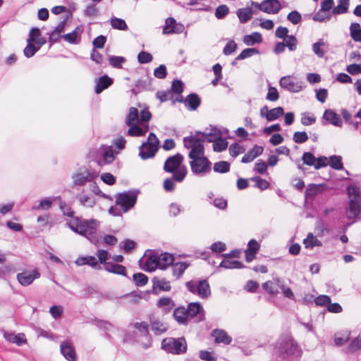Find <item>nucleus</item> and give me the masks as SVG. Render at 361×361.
<instances>
[{
    "instance_id": "f257e3e1",
    "label": "nucleus",
    "mask_w": 361,
    "mask_h": 361,
    "mask_svg": "<svg viewBox=\"0 0 361 361\" xmlns=\"http://www.w3.org/2000/svg\"><path fill=\"white\" fill-rule=\"evenodd\" d=\"M202 132H196L195 135L185 137L183 138L184 147L187 149H191L188 157L192 161L190 162L192 172L200 171L197 168V163L202 162L203 168L201 171H207L209 169V159L204 157V149L203 146L204 140L200 137Z\"/></svg>"
},
{
    "instance_id": "f03ea898",
    "label": "nucleus",
    "mask_w": 361,
    "mask_h": 361,
    "mask_svg": "<svg viewBox=\"0 0 361 361\" xmlns=\"http://www.w3.org/2000/svg\"><path fill=\"white\" fill-rule=\"evenodd\" d=\"M274 355L282 360L300 361L302 350L291 335H282L276 342Z\"/></svg>"
},
{
    "instance_id": "7ed1b4c3",
    "label": "nucleus",
    "mask_w": 361,
    "mask_h": 361,
    "mask_svg": "<svg viewBox=\"0 0 361 361\" xmlns=\"http://www.w3.org/2000/svg\"><path fill=\"white\" fill-rule=\"evenodd\" d=\"M67 226L73 232L85 237L91 243L96 244L98 242L97 230L99 222L97 220L73 217L67 223Z\"/></svg>"
},
{
    "instance_id": "20e7f679",
    "label": "nucleus",
    "mask_w": 361,
    "mask_h": 361,
    "mask_svg": "<svg viewBox=\"0 0 361 361\" xmlns=\"http://www.w3.org/2000/svg\"><path fill=\"white\" fill-rule=\"evenodd\" d=\"M183 159V156L177 153L168 157L165 161L164 170L166 172L173 173L175 181L182 182L187 175V168L182 164Z\"/></svg>"
},
{
    "instance_id": "39448f33",
    "label": "nucleus",
    "mask_w": 361,
    "mask_h": 361,
    "mask_svg": "<svg viewBox=\"0 0 361 361\" xmlns=\"http://www.w3.org/2000/svg\"><path fill=\"white\" fill-rule=\"evenodd\" d=\"M161 348L168 353L181 355L187 351V342L184 337L165 338L162 340Z\"/></svg>"
},
{
    "instance_id": "423d86ee",
    "label": "nucleus",
    "mask_w": 361,
    "mask_h": 361,
    "mask_svg": "<svg viewBox=\"0 0 361 361\" xmlns=\"http://www.w3.org/2000/svg\"><path fill=\"white\" fill-rule=\"evenodd\" d=\"M185 286L190 293L198 295L201 298L207 299L211 295L210 286L206 279L191 280L186 282Z\"/></svg>"
},
{
    "instance_id": "0eeeda50",
    "label": "nucleus",
    "mask_w": 361,
    "mask_h": 361,
    "mask_svg": "<svg viewBox=\"0 0 361 361\" xmlns=\"http://www.w3.org/2000/svg\"><path fill=\"white\" fill-rule=\"evenodd\" d=\"M137 196V193L133 191L119 193L116 197V204L121 206L123 212H127L135 204Z\"/></svg>"
},
{
    "instance_id": "6e6552de",
    "label": "nucleus",
    "mask_w": 361,
    "mask_h": 361,
    "mask_svg": "<svg viewBox=\"0 0 361 361\" xmlns=\"http://www.w3.org/2000/svg\"><path fill=\"white\" fill-rule=\"evenodd\" d=\"M186 311L188 319L195 318V322H200L204 319V311L200 302L190 303Z\"/></svg>"
},
{
    "instance_id": "1a4fd4ad",
    "label": "nucleus",
    "mask_w": 361,
    "mask_h": 361,
    "mask_svg": "<svg viewBox=\"0 0 361 361\" xmlns=\"http://www.w3.org/2000/svg\"><path fill=\"white\" fill-rule=\"evenodd\" d=\"M183 30V25L177 23L173 18L170 17L166 19L162 32L164 35L180 34Z\"/></svg>"
},
{
    "instance_id": "9d476101",
    "label": "nucleus",
    "mask_w": 361,
    "mask_h": 361,
    "mask_svg": "<svg viewBox=\"0 0 361 361\" xmlns=\"http://www.w3.org/2000/svg\"><path fill=\"white\" fill-rule=\"evenodd\" d=\"M280 86L290 92H298L302 89L300 82L290 76H283L280 79Z\"/></svg>"
},
{
    "instance_id": "9b49d317",
    "label": "nucleus",
    "mask_w": 361,
    "mask_h": 361,
    "mask_svg": "<svg viewBox=\"0 0 361 361\" xmlns=\"http://www.w3.org/2000/svg\"><path fill=\"white\" fill-rule=\"evenodd\" d=\"M39 273L36 270L25 271L18 274L17 279L21 285L27 286L30 285L33 281L39 278Z\"/></svg>"
},
{
    "instance_id": "f8f14e48",
    "label": "nucleus",
    "mask_w": 361,
    "mask_h": 361,
    "mask_svg": "<svg viewBox=\"0 0 361 361\" xmlns=\"http://www.w3.org/2000/svg\"><path fill=\"white\" fill-rule=\"evenodd\" d=\"M159 147L155 145L142 143L140 147L139 156L142 159L145 160L155 156Z\"/></svg>"
},
{
    "instance_id": "ddd939ff",
    "label": "nucleus",
    "mask_w": 361,
    "mask_h": 361,
    "mask_svg": "<svg viewBox=\"0 0 361 361\" xmlns=\"http://www.w3.org/2000/svg\"><path fill=\"white\" fill-rule=\"evenodd\" d=\"M97 176V174L94 172H90L86 170L84 173H78L73 176V183L75 185H82L87 182H90Z\"/></svg>"
},
{
    "instance_id": "4468645a",
    "label": "nucleus",
    "mask_w": 361,
    "mask_h": 361,
    "mask_svg": "<svg viewBox=\"0 0 361 361\" xmlns=\"http://www.w3.org/2000/svg\"><path fill=\"white\" fill-rule=\"evenodd\" d=\"M60 350L63 357L68 361H75L76 353L71 342L66 341L61 342Z\"/></svg>"
},
{
    "instance_id": "2eb2a0df",
    "label": "nucleus",
    "mask_w": 361,
    "mask_h": 361,
    "mask_svg": "<svg viewBox=\"0 0 361 361\" xmlns=\"http://www.w3.org/2000/svg\"><path fill=\"white\" fill-rule=\"evenodd\" d=\"M4 337L8 342L15 343L18 346L26 343L24 334H15L11 331H4Z\"/></svg>"
},
{
    "instance_id": "dca6fc26",
    "label": "nucleus",
    "mask_w": 361,
    "mask_h": 361,
    "mask_svg": "<svg viewBox=\"0 0 361 361\" xmlns=\"http://www.w3.org/2000/svg\"><path fill=\"white\" fill-rule=\"evenodd\" d=\"M95 82L94 92L96 94H100L104 90L111 85L114 81L107 75H104L97 79Z\"/></svg>"
},
{
    "instance_id": "f3484780",
    "label": "nucleus",
    "mask_w": 361,
    "mask_h": 361,
    "mask_svg": "<svg viewBox=\"0 0 361 361\" xmlns=\"http://www.w3.org/2000/svg\"><path fill=\"white\" fill-rule=\"evenodd\" d=\"M346 192L349 202L361 204V190L359 186L350 185L347 187Z\"/></svg>"
},
{
    "instance_id": "a211bd4d",
    "label": "nucleus",
    "mask_w": 361,
    "mask_h": 361,
    "mask_svg": "<svg viewBox=\"0 0 361 361\" xmlns=\"http://www.w3.org/2000/svg\"><path fill=\"white\" fill-rule=\"evenodd\" d=\"M185 107L190 110H196L201 104V99L196 93H190L184 99Z\"/></svg>"
},
{
    "instance_id": "6ab92c4d",
    "label": "nucleus",
    "mask_w": 361,
    "mask_h": 361,
    "mask_svg": "<svg viewBox=\"0 0 361 361\" xmlns=\"http://www.w3.org/2000/svg\"><path fill=\"white\" fill-rule=\"evenodd\" d=\"M263 151V147L255 145L252 149L249 150L243 157L241 160L242 163H250L256 157L261 155Z\"/></svg>"
},
{
    "instance_id": "aec40b11",
    "label": "nucleus",
    "mask_w": 361,
    "mask_h": 361,
    "mask_svg": "<svg viewBox=\"0 0 361 361\" xmlns=\"http://www.w3.org/2000/svg\"><path fill=\"white\" fill-rule=\"evenodd\" d=\"M174 257L173 255L164 252L160 255L157 254L158 268L161 269H165L169 266L173 264Z\"/></svg>"
},
{
    "instance_id": "412c9836",
    "label": "nucleus",
    "mask_w": 361,
    "mask_h": 361,
    "mask_svg": "<svg viewBox=\"0 0 361 361\" xmlns=\"http://www.w3.org/2000/svg\"><path fill=\"white\" fill-rule=\"evenodd\" d=\"M323 118L335 126L341 127L342 126V120L340 116L331 109L325 110Z\"/></svg>"
},
{
    "instance_id": "4be33fe9",
    "label": "nucleus",
    "mask_w": 361,
    "mask_h": 361,
    "mask_svg": "<svg viewBox=\"0 0 361 361\" xmlns=\"http://www.w3.org/2000/svg\"><path fill=\"white\" fill-rule=\"evenodd\" d=\"M152 330L156 335H160L166 332L168 329L166 324L161 322L159 319L152 317L149 319Z\"/></svg>"
},
{
    "instance_id": "5701e85b",
    "label": "nucleus",
    "mask_w": 361,
    "mask_h": 361,
    "mask_svg": "<svg viewBox=\"0 0 361 361\" xmlns=\"http://www.w3.org/2000/svg\"><path fill=\"white\" fill-rule=\"evenodd\" d=\"M212 336L214 337L215 342L218 343H223L226 345H228L232 341L231 337L224 330L214 329L212 332Z\"/></svg>"
},
{
    "instance_id": "b1692460",
    "label": "nucleus",
    "mask_w": 361,
    "mask_h": 361,
    "mask_svg": "<svg viewBox=\"0 0 361 361\" xmlns=\"http://www.w3.org/2000/svg\"><path fill=\"white\" fill-rule=\"evenodd\" d=\"M361 214V204L348 202V208L346 210V217L354 219Z\"/></svg>"
},
{
    "instance_id": "393cba45",
    "label": "nucleus",
    "mask_w": 361,
    "mask_h": 361,
    "mask_svg": "<svg viewBox=\"0 0 361 361\" xmlns=\"http://www.w3.org/2000/svg\"><path fill=\"white\" fill-rule=\"evenodd\" d=\"M264 12L267 13L276 14L281 8L278 0H264Z\"/></svg>"
},
{
    "instance_id": "a878e982",
    "label": "nucleus",
    "mask_w": 361,
    "mask_h": 361,
    "mask_svg": "<svg viewBox=\"0 0 361 361\" xmlns=\"http://www.w3.org/2000/svg\"><path fill=\"white\" fill-rule=\"evenodd\" d=\"M104 269L108 271L113 274L121 275V276H126V269L124 266L115 264L111 262H109L107 264H105V267Z\"/></svg>"
},
{
    "instance_id": "bb28decb",
    "label": "nucleus",
    "mask_w": 361,
    "mask_h": 361,
    "mask_svg": "<svg viewBox=\"0 0 361 361\" xmlns=\"http://www.w3.org/2000/svg\"><path fill=\"white\" fill-rule=\"evenodd\" d=\"M200 135L204 137V140H207L209 142H213L221 137V133L216 127H212L209 132H202Z\"/></svg>"
},
{
    "instance_id": "cd10ccee",
    "label": "nucleus",
    "mask_w": 361,
    "mask_h": 361,
    "mask_svg": "<svg viewBox=\"0 0 361 361\" xmlns=\"http://www.w3.org/2000/svg\"><path fill=\"white\" fill-rule=\"evenodd\" d=\"M66 21L67 18L62 20L49 34V41L51 42L54 43L59 41L61 33H62L64 31Z\"/></svg>"
},
{
    "instance_id": "c85d7f7f",
    "label": "nucleus",
    "mask_w": 361,
    "mask_h": 361,
    "mask_svg": "<svg viewBox=\"0 0 361 361\" xmlns=\"http://www.w3.org/2000/svg\"><path fill=\"white\" fill-rule=\"evenodd\" d=\"M157 254L148 256L142 269L148 272H152L158 268Z\"/></svg>"
},
{
    "instance_id": "c756f323",
    "label": "nucleus",
    "mask_w": 361,
    "mask_h": 361,
    "mask_svg": "<svg viewBox=\"0 0 361 361\" xmlns=\"http://www.w3.org/2000/svg\"><path fill=\"white\" fill-rule=\"evenodd\" d=\"M237 16L241 23H245L250 20L253 15L250 8H239L236 12Z\"/></svg>"
},
{
    "instance_id": "7c9ffc66",
    "label": "nucleus",
    "mask_w": 361,
    "mask_h": 361,
    "mask_svg": "<svg viewBox=\"0 0 361 361\" xmlns=\"http://www.w3.org/2000/svg\"><path fill=\"white\" fill-rule=\"evenodd\" d=\"M173 317L175 319L181 324H186L188 317L187 315L186 309L184 307H179L175 309L173 312Z\"/></svg>"
},
{
    "instance_id": "2f4dec72",
    "label": "nucleus",
    "mask_w": 361,
    "mask_h": 361,
    "mask_svg": "<svg viewBox=\"0 0 361 361\" xmlns=\"http://www.w3.org/2000/svg\"><path fill=\"white\" fill-rule=\"evenodd\" d=\"M138 121H140L138 110L135 107H130L126 118V124L132 126L137 124Z\"/></svg>"
},
{
    "instance_id": "473e14b6",
    "label": "nucleus",
    "mask_w": 361,
    "mask_h": 361,
    "mask_svg": "<svg viewBox=\"0 0 361 361\" xmlns=\"http://www.w3.org/2000/svg\"><path fill=\"white\" fill-rule=\"evenodd\" d=\"M303 244L306 248H313L314 247H321L322 243L312 233H309L306 238L303 240Z\"/></svg>"
},
{
    "instance_id": "72a5a7b5",
    "label": "nucleus",
    "mask_w": 361,
    "mask_h": 361,
    "mask_svg": "<svg viewBox=\"0 0 361 361\" xmlns=\"http://www.w3.org/2000/svg\"><path fill=\"white\" fill-rule=\"evenodd\" d=\"M82 32V28L80 26H78L73 32L64 35L62 37L65 41L71 44H78L79 42V41H78V34L81 33Z\"/></svg>"
},
{
    "instance_id": "f704fd0d",
    "label": "nucleus",
    "mask_w": 361,
    "mask_h": 361,
    "mask_svg": "<svg viewBox=\"0 0 361 361\" xmlns=\"http://www.w3.org/2000/svg\"><path fill=\"white\" fill-rule=\"evenodd\" d=\"M153 288H159L160 290L169 291L171 290L170 283L166 279H159L157 277L152 279Z\"/></svg>"
},
{
    "instance_id": "c9c22d12",
    "label": "nucleus",
    "mask_w": 361,
    "mask_h": 361,
    "mask_svg": "<svg viewBox=\"0 0 361 361\" xmlns=\"http://www.w3.org/2000/svg\"><path fill=\"white\" fill-rule=\"evenodd\" d=\"M322 185L310 184L305 190V197L313 199L317 194L321 192Z\"/></svg>"
},
{
    "instance_id": "e433bc0d",
    "label": "nucleus",
    "mask_w": 361,
    "mask_h": 361,
    "mask_svg": "<svg viewBox=\"0 0 361 361\" xmlns=\"http://www.w3.org/2000/svg\"><path fill=\"white\" fill-rule=\"evenodd\" d=\"M173 274L177 279H179L184 273L185 270L188 267L189 264L186 262H176L172 264Z\"/></svg>"
},
{
    "instance_id": "4c0bfd02",
    "label": "nucleus",
    "mask_w": 361,
    "mask_h": 361,
    "mask_svg": "<svg viewBox=\"0 0 361 361\" xmlns=\"http://www.w3.org/2000/svg\"><path fill=\"white\" fill-rule=\"evenodd\" d=\"M243 42L248 46L254 45L255 43H260L262 42V35L259 32H253L251 35H245L243 37Z\"/></svg>"
},
{
    "instance_id": "58836bf2",
    "label": "nucleus",
    "mask_w": 361,
    "mask_h": 361,
    "mask_svg": "<svg viewBox=\"0 0 361 361\" xmlns=\"http://www.w3.org/2000/svg\"><path fill=\"white\" fill-rule=\"evenodd\" d=\"M327 46L328 44L322 39H320L312 44V51L319 58H322L325 53L323 48Z\"/></svg>"
},
{
    "instance_id": "ea45409f",
    "label": "nucleus",
    "mask_w": 361,
    "mask_h": 361,
    "mask_svg": "<svg viewBox=\"0 0 361 361\" xmlns=\"http://www.w3.org/2000/svg\"><path fill=\"white\" fill-rule=\"evenodd\" d=\"M284 111L283 109L281 106L274 108L271 110H269V112L266 114V119L268 121H275L279 118L280 116L283 115Z\"/></svg>"
},
{
    "instance_id": "a19ab883",
    "label": "nucleus",
    "mask_w": 361,
    "mask_h": 361,
    "mask_svg": "<svg viewBox=\"0 0 361 361\" xmlns=\"http://www.w3.org/2000/svg\"><path fill=\"white\" fill-rule=\"evenodd\" d=\"M350 4V0H340L339 4L333 8L332 13L334 15H339L345 13L348 11V7Z\"/></svg>"
},
{
    "instance_id": "79ce46f5",
    "label": "nucleus",
    "mask_w": 361,
    "mask_h": 361,
    "mask_svg": "<svg viewBox=\"0 0 361 361\" xmlns=\"http://www.w3.org/2000/svg\"><path fill=\"white\" fill-rule=\"evenodd\" d=\"M110 24L112 28L118 30H127L128 27L123 19L112 17L110 19Z\"/></svg>"
},
{
    "instance_id": "37998d69",
    "label": "nucleus",
    "mask_w": 361,
    "mask_h": 361,
    "mask_svg": "<svg viewBox=\"0 0 361 361\" xmlns=\"http://www.w3.org/2000/svg\"><path fill=\"white\" fill-rule=\"evenodd\" d=\"M262 287L271 296H276L279 293L276 288V279L266 281L262 284Z\"/></svg>"
},
{
    "instance_id": "c03bdc74",
    "label": "nucleus",
    "mask_w": 361,
    "mask_h": 361,
    "mask_svg": "<svg viewBox=\"0 0 361 361\" xmlns=\"http://www.w3.org/2000/svg\"><path fill=\"white\" fill-rule=\"evenodd\" d=\"M350 36L355 42H361V27L359 23H353L350 27Z\"/></svg>"
},
{
    "instance_id": "a18cd8bd",
    "label": "nucleus",
    "mask_w": 361,
    "mask_h": 361,
    "mask_svg": "<svg viewBox=\"0 0 361 361\" xmlns=\"http://www.w3.org/2000/svg\"><path fill=\"white\" fill-rule=\"evenodd\" d=\"M27 44L24 49L23 53L27 58H30L39 50V47H37L33 44V39L31 38L27 39Z\"/></svg>"
},
{
    "instance_id": "49530a36",
    "label": "nucleus",
    "mask_w": 361,
    "mask_h": 361,
    "mask_svg": "<svg viewBox=\"0 0 361 361\" xmlns=\"http://www.w3.org/2000/svg\"><path fill=\"white\" fill-rule=\"evenodd\" d=\"M214 171L216 173H225L230 170V164L226 161H220L214 164Z\"/></svg>"
},
{
    "instance_id": "de8ad7c7",
    "label": "nucleus",
    "mask_w": 361,
    "mask_h": 361,
    "mask_svg": "<svg viewBox=\"0 0 361 361\" xmlns=\"http://www.w3.org/2000/svg\"><path fill=\"white\" fill-rule=\"evenodd\" d=\"M220 267L225 269H240L243 267L242 263L237 260L231 261L229 259H224L219 265Z\"/></svg>"
},
{
    "instance_id": "09e8293b",
    "label": "nucleus",
    "mask_w": 361,
    "mask_h": 361,
    "mask_svg": "<svg viewBox=\"0 0 361 361\" xmlns=\"http://www.w3.org/2000/svg\"><path fill=\"white\" fill-rule=\"evenodd\" d=\"M257 54H259V50L257 49L247 48L241 51V53L236 57L235 60H243Z\"/></svg>"
},
{
    "instance_id": "8fccbe9b",
    "label": "nucleus",
    "mask_w": 361,
    "mask_h": 361,
    "mask_svg": "<svg viewBox=\"0 0 361 361\" xmlns=\"http://www.w3.org/2000/svg\"><path fill=\"white\" fill-rule=\"evenodd\" d=\"M341 159H342L341 156H331L329 157V165L334 169L341 170L343 168Z\"/></svg>"
},
{
    "instance_id": "3c124183",
    "label": "nucleus",
    "mask_w": 361,
    "mask_h": 361,
    "mask_svg": "<svg viewBox=\"0 0 361 361\" xmlns=\"http://www.w3.org/2000/svg\"><path fill=\"white\" fill-rule=\"evenodd\" d=\"M213 142V149L215 152H222L226 149L228 145V142L226 141V140L221 138V137Z\"/></svg>"
},
{
    "instance_id": "603ef678",
    "label": "nucleus",
    "mask_w": 361,
    "mask_h": 361,
    "mask_svg": "<svg viewBox=\"0 0 361 361\" xmlns=\"http://www.w3.org/2000/svg\"><path fill=\"white\" fill-rule=\"evenodd\" d=\"M133 279L137 286H143L148 282V277L142 273L134 274Z\"/></svg>"
},
{
    "instance_id": "864d4df0",
    "label": "nucleus",
    "mask_w": 361,
    "mask_h": 361,
    "mask_svg": "<svg viewBox=\"0 0 361 361\" xmlns=\"http://www.w3.org/2000/svg\"><path fill=\"white\" fill-rule=\"evenodd\" d=\"M171 94H180L183 91V83L180 80H174L172 82L171 89L169 90Z\"/></svg>"
},
{
    "instance_id": "5fc2aeb1",
    "label": "nucleus",
    "mask_w": 361,
    "mask_h": 361,
    "mask_svg": "<svg viewBox=\"0 0 361 361\" xmlns=\"http://www.w3.org/2000/svg\"><path fill=\"white\" fill-rule=\"evenodd\" d=\"M130 128L128 130V134L130 136H144L146 133V130H144L142 128L139 127L137 124H133L132 126H128Z\"/></svg>"
},
{
    "instance_id": "6e6d98bb",
    "label": "nucleus",
    "mask_w": 361,
    "mask_h": 361,
    "mask_svg": "<svg viewBox=\"0 0 361 361\" xmlns=\"http://www.w3.org/2000/svg\"><path fill=\"white\" fill-rule=\"evenodd\" d=\"M229 13V8L225 4L219 5L215 10V17L217 19L224 18Z\"/></svg>"
},
{
    "instance_id": "4d7b16f0",
    "label": "nucleus",
    "mask_w": 361,
    "mask_h": 361,
    "mask_svg": "<svg viewBox=\"0 0 361 361\" xmlns=\"http://www.w3.org/2000/svg\"><path fill=\"white\" fill-rule=\"evenodd\" d=\"M151 80L152 78L137 80L135 85V87L137 89V92L149 90V87L151 86Z\"/></svg>"
},
{
    "instance_id": "13d9d810",
    "label": "nucleus",
    "mask_w": 361,
    "mask_h": 361,
    "mask_svg": "<svg viewBox=\"0 0 361 361\" xmlns=\"http://www.w3.org/2000/svg\"><path fill=\"white\" fill-rule=\"evenodd\" d=\"M153 60L152 55L147 51H140L137 55V61L141 64L148 63Z\"/></svg>"
},
{
    "instance_id": "bf43d9fd",
    "label": "nucleus",
    "mask_w": 361,
    "mask_h": 361,
    "mask_svg": "<svg viewBox=\"0 0 361 361\" xmlns=\"http://www.w3.org/2000/svg\"><path fill=\"white\" fill-rule=\"evenodd\" d=\"M293 140L295 143L302 144L307 141L308 135L305 131H297L294 133Z\"/></svg>"
},
{
    "instance_id": "052dcab7",
    "label": "nucleus",
    "mask_w": 361,
    "mask_h": 361,
    "mask_svg": "<svg viewBox=\"0 0 361 361\" xmlns=\"http://www.w3.org/2000/svg\"><path fill=\"white\" fill-rule=\"evenodd\" d=\"M302 160L305 164L314 167L317 158L311 152H307L303 153Z\"/></svg>"
},
{
    "instance_id": "680f3d73",
    "label": "nucleus",
    "mask_w": 361,
    "mask_h": 361,
    "mask_svg": "<svg viewBox=\"0 0 361 361\" xmlns=\"http://www.w3.org/2000/svg\"><path fill=\"white\" fill-rule=\"evenodd\" d=\"M252 180L255 182V187L263 190L269 187V183L259 176H255L251 178Z\"/></svg>"
},
{
    "instance_id": "e2e57ef3",
    "label": "nucleus",
    "mask_w": 361,
    "mask_h": 361,
    "mask_svg": "<svg viewBox=\"0 0 361 361\" xmlns=\"http://www.w3.org/2000/svg\"><path fill=\"white\" fill-rule=\"evenodd\" d=\"M109 63L114 68H120L122 67V64L126 61V59L123 56H110Z\"/></svg>"
},
{
    "instance_id": "0e129e2a",
    "label": "nucleus",
    "mask_w": 361,
    "mask_h": 361,
    "mask_svg": "<svg viewBox=\"0 0 361 361\" xmlns=\"http://www.w3.org/2000/svg\"><path fill=\"white\" fill-rule=\"evenodd\" d=\"M279 98L278 90L276 87L269 86L268 92L266 99L271 102H275Z\"/></svg>"
},
{
    "instance_id": "69168bd1",
    "label": "nucleus",
    "mask_w": 361,
    "mask_h": 361,
    "mask_svg": "<svg viewBox=\"0 0 361 361\" xmlns=\"http://www.w3.org/2000/svg\"><path fill=\"white\" fill-rule=\"evenodd\" d=\"M157 306L159 307H168L169 310H171L175 306V304L170 298L166 297L161 298L158 300Z\"/></svg>"
},
{
    "instance_id": "338daca9",
    "label": "nucleus",
    "mask_w": 361,
    "mask_h": 361,
    "mask_svg": "<svg viewBox=\"0 0 361 361\" xmlns=\"http://www.w3.org/2000/svg\"><path fill=\"white\" fill-rule=\"evenodd\" d=\"M156 96L161 102L171 100L173 102V94L169 90L167 91H159L157 92Z\"/></svg>"
},
{
    "instance_id": "774afa93",
    "label": "nucleus",
    "mask_w": 361,
    "mask_h": 361,
    "mask_svg": "<svg viewBox=\"0 0 361 361\" xmlns=\"http://www.w3.org/2000/svg\"><path fill=\"white\" fill-rule=\"evenodd\" d=\"M361 348V336L354 338L349 344L348 349L350 352L354 353Z\"/></svg>"
}]
</instances>
